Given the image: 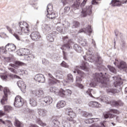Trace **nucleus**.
I'll return each instance as SVG.
<instances>
[{
    "label": "nucleus",
    "instance_id": "obj_1",
    "mask_svg": "<svg viewBox=\"0 0 127 127\" xmlns=\"http://www.w3.org/2000/svg\"><path fill=\"white\" fill-rule=\"evenodd\" d=\"M109 78L105 77L103 75L102 72L96 73L93 75V79L91 83H90V87H96L98 83H100L102 85L103 87H105L107 93H111L112 94H115L117 93V90L115 89H112L108 87V82H109Z\"/></svg>",
    "mask_w": 127,
    "mask_h": 127
},
{
    "label": "nucleus",
    "instance_id": "obj_2",
    "mask_svg": "<svg viewBox=\"0 0 127 127\" xmlns=\"http://www.w3.org/2000/svg\"><path fill=\"white\" fill-rule=\"evenodd\" d=\"M18 29L16 30V32L22 35V33H29V25L24 21H21L18 23Z\"/></svg>",
    "mask_w": 127,
    "mask_h": 127
},
{
    "label": "nucleus",
    "instance_id": "obj_3",
    "mask_svg": "<svg viewBox=\"0 0 127 127\" xmlns=\"http://www.w3.org/2000/svg\"><path fill=\"white\" fill-rule=\"evenodd\" d=\"M79 69H81V70H84V71H88V69H89V64L84 62L80 67H79V66H76L74 69L75 70L73 71L74 74L77 72L80 77H84V74L79 69Z\"/></svg>",
    "mask_w": 127,
    "mask_h": 127
},
{
    "label": "nucleus",
    "instance_id": "obj_4",
    "mask_svg": "<svg viewBox=\"0 0 127 127\" xmlns=\"http://www.w3.org/2000/svg\"><path fill=\"white\" fill-rule=\"evenodd\" d=\"M47 17L50 18V19H53L56 18V15H55V12H53V6L51 4H49L47 5Z\"/></svg>",
    "mask_w": 127,
    "mask_h": 127
},
{
    "label": "nucleus",
    "instance_id": "obj_5",
    "mask_svg": "<svg viewBox=\"0 0 127 127\" xmlns=\"http://www.w3.org/2000/svg\"><path fill=\"white\" fill-rule=\"evenodd\" d=\"M63 39L64 43L66 44L62 46L61 49H62V50H66V49H71L72 47L71 46H70V44L73 43L72 40H69L67 37H64Z\"/></svg>",
    "mask_w": 127,
    "mask_h": 127
},
{
    "label": "nucleus",
    "instance_id": "obj_6",
    "mask_svg": "<svg viewBox=\"0 0 127 127\" xmlns=\"http://www.w3.org/2000/svg\"><path fill=\"white\" fill-rule=\"evenodd\" d=\"M53 102V99H52V97L50 96H48L42 98L41 104V105H43V107H46L47 106H49V105H51Z\"/></svg>",
    "mask_w": 127,
    "mask_h": 127
},
{
    "label": "nucleus",
    "instance_id": "obj_7",
    "mask_svg": "<svg viewBox=\"0 0 127 127\" xmlns=\"http://www.w3.org/2000/svg\"><path fill=\"white\" fill-rule=\"evenodd\" d=\"M50 91L51 93H55L56 95L61 96V97H64L65 96V90L61 89H59L57 87H51L50 88Z\"/></svg>",
    "mask_w": 127,
    "mask_h": 127
},
{
    "label": "nucleus",
    "instance_id": "obj_8",
    "mask_svg": "<svg viewBox=\"0 0 127 127\" xmlns=\"http://www.w3.org/2000/svg\"><path fill=\"white\" fill-rule=\"evenodd\" d=\"M4 96L1 99L0 102L2 105L7 104V96L10 94V91L7 87H5L3 89Z\"/></svg>",
    "mask_w": 127,
    "mask_h": 127
},
{
    "label": "nucleus",
    "instance_id": "obj_9",
    "mask_svg": "<svg viewBox=\"0 0 127 127\" xmlns=\"http://www.w3.org/2000/svg\"><path fill=\"white\" fill-rule=\"evenodd\" d=\"M14 105L16 108H20L23 106V100L21 97L17 96L15 98V101L14 102Z\"/></svg>",
    "mask_w": 127,
    "mask_h": 127
},
{
    "label": "nucleus",
    "instance_id": "obj_10",
    "mask_svg": "<svg viewBox=\"0 0 127 127\" xmlns=\"http://www.w3.org/2000/svg\"><path fill=\"white\" fill-rule=\"evenodd\" d=\"M127 0H112L111 1L112 6H121L124 3H127Z\"/></svg>",
    "mask_w": 127,
    "mask_h": 127
},
{
    "label": "nucleus",
    "instance_id": "obj_11",
    "mask_svg": "<svg viewBox=\"0 0 127 127\" xmlns=\"http://www.w3.org/2000/svg\"><path fill=\"white\" fill-rule=\"evenodd\" d=\"M82 14H83V16H86L92 14V6H87L86 8H84L82 10Z\"/></svg>",
    "mask_w": 127,
    "mask_h": 127
},
{
    "label": "nucleus",
    "instance_id": "obj_12",
    "mask_svg": "<svg viewBox=\"0 0 127 127\" xmlns=\"http://www.w3.org/2000/svg\"><path fill=\"white\" fill-rule=\"evenodd\" d=\"M34 79L39 83H44L45 82V77L42 74H37L35 76Z\"/></svg>",
    "mask_w": 127,
    "mask_h": 127
},
{
    "label": "nucleus",
    "instance_id": "obj_13",
    "mask_svg": "<svg viewBox=\"0 0 127 127\" xmlns=\"http://www.w3.org/2000/svg\"><path fill=\"white\" fill-rule=\"evenodd\" d=\"M30 37L34 41H37L40 38V34L38 32L34 31L31 34Z\"/></svg>",
    "mask_w": 127,
    "mask_h": 127
},
{
    "label": "nucleus",
    "instance_id": "obj_14",
    "mask_svg": "<svg viewBox=\"0 0 127 127\" xmlns=\"http://www.w3.org/2000/svg\"><path fill=\"white\" fill-rule=\"evenodd\" d=\"M5 49L6 51H9V52H11L12 51H15L16 49V47L15 45L12 44H8L5 47Z\"/></svg>",
    "mask_w": 127,
    "mask_h": 127
},
{
    "label": "nucleus",
    "instance_id": "obj_15",
    "mask_svg": "<svg viewBox=\"0 0 127 127\" xmlns=\"http://www.w3.org/2000/svg\"><path fill=\"white\" fill-rule=\"evenodd\" d=\"M82 32H84V33H86V34L90 35V34L92 33V29L91 28V26H88L86 28L81 29L78 31V33H82Z\"/></svg>",
    "mask_w": 127,
    "mask_h": 127
},
{
    "label": "nucleus",
    "instance_id": "obj_16",
    "mask_svg": "<svg viewBox=\"0 0 127 127\" xmlns=\"http://www.w3.org/2000/svg\"><path fill=\"white\" fill-rule=\"evenodd\" d=\"M79 7H80V0H76V1H75L70 6V8L72 10L79 9Z\"/></svg>",
    "mask_w": 127,
    "mask_h": 127
},
{
    "label": "nucleus",
    "instance_id": "obj_17",
    "mask_svg": "<svg viewBox=\"0 0 127 127\" xmlns=\"http://www.w3.org/2000/svg\"><path fill=\"white\" fill-rule=\"evenodd\" d=\"M118 67L120 70H125L127 71V64L124 61H121L120 64L118 65Z\"/></svg>",
    "mask_w": 127,
    "mask_h": 127
},
{
    "label": "nucleus",
    "instance_id": "obj_18",
    "mask_svg": "<svg viewBox=\"0 0 127 127\" xmlns=\"http://www.w3.org/2000/svg\"><path fill=\"white\" fill-rule=\"evenodd\" d=\"M67 80H64L63 82L64 85H66V84H69V83H73V76L72 74H69L67 75Z\"/></svg>",
    "mask_w": 127,
    "mask_h": 127
},
{
    "label": "nucleus",
    "instance_id": "obj_19",
    "mask_svg": "<svg viewBox=\"0 0 127 127\" xmlns=\"http://www.w3.org/2000/svg\"><path fill=\"white\" fill-rule=\"evenodd\" d=\"M38 114L40 117H45L47 115V111L44 109H40L38 110Z\"/></svg>",
    "mask_w": 127,
    "mask_h": 127
},
{
    "label": "nucleus",
    "instance_id": "obj_20",
    "mask_svg": "<svg viewBox=\"0 0 127 127\" xmlns=\"http://www.w3.org/2000/svg\"><path fill=\"white\" fill-rule=\"evenodd\" d=\"M114 80H115V82H114V86L115 87H117V86H121V85H123V82L121 81V78L117 77H113Z\"/></svg>",
    "mask_w": 127,
    "mask_h": 127
},
{
    "label": "nucleus",
    "instance_id": "obj_21",
    "mask_svg": "<svg viewBox=\"0 0 127 127\" xmlns=\"http://www.w3.org/2000/svg\"><path fill=\"white\" fill-rule=\"evenodd\" d=\"M24 63L19 61H16L15 62V64H10L9 66L10 67H13V68H15L16 67H18V66H23L24 65Z\"/></svg>",
    "mask_w": 127,
    "mask_h": 127
},
{
    "label": "nucleus",
    "instance_id": "obj_22",
    "mask_svg": "<svg viewBox=\"0 0 127 127\" xmlns=\"http://www.w3.org/2000/svg\"><path fill=\"white\" fill-rule=\"evenodd\" d=\"M65 106H66V102L63 100L59 101L57 104V109H62V108H64Z\"/></svg>",
    "mask_w": 127,
    "mask_h": 127
},
{
    "label": "nucleus",
    "instance_id": "obj_23",
    "mask_svg": "<svg viewBox=\"0 0 127 127\" xmlns=\"http://www.w3.org/2000/svg\"><path fill=\"white\" fill-rule=\"evenodd\" d=\"M66 114L67 116H71V117H76V114L73 112V110L71 108H67L66 109Z\"/></svg>",
    "mask_w": 127,
    "mask_h": 127
},
{
    "label": "nucleus",
    "instance_id": "obj_24",
    "mask_svg": "<svg viewBox=\"0 0 127 127\" xmlns=\"http://www.w3.org/2000/svg\"><path fill=\"white\" fill-rule=\"evenodd\" d=\"M60 82L58 79H57L55 78H50L48 80V83L49 85H54L56 84V83H60Z\"/></svg>",
    "mask_w": 127,
    "mask_h": 127
},
{
    "label": "nucleus",
    "instance_id": "obj_25",
    "mask_svg": "<svg viewBox=\"0 0 127 127\" xmlns=\"http://www.w3.org/2000/svg\"><path fill=\"white\" fill-rule=\"evenodd\" d=\"M34 55L32 54H29L24 56L25 60H27V61H30V60H32L33 59H34Z\"/></svg>",
    "mask_w": 127,
    "mask_h": 127
},
{
    "label": "nucleus",
    "instance_id": "obj_26",
    "mask_svg": "<svg viewBox=\"0 0 127 127\" xmlns=\"http://www.w3.org/2000/svg\"><path fill=\"white\" fill-rule=\"evenodd\" d=\"M99 120V118H92L86 119L85 121V123L86 124H92V123H95V122H98Z\"/></svg>",
    "mask_w": 127,
    "mask_h": 127
},
{
    "label": "nucleus",
    "instance_id": "obj_27",
    "mask_svg": "<svg viewBox=\"0 0 127 127\" xmlns=\"http://www.w3.org/2000/svg\"><path fill=\"white\" fill-rule=\"evenodd\" d=\"M89 106L92 107L93 108H100L101 104L97 102L91 101L89 103Z\"/></svg>",
    "mask_w": 127,
    "mask_h": 127
},
{
    "label": "nucleus",
    "instance_id": "obj_28",
    "mask_svg": "<svg viewBox=\"0 0 127 127\" xmlns=\"http://www.w3.org/2000/svg\"><path fill=\"white\" fill-rule=\"evenodd\" d=\"M17 85L20 89H25L26 88V85L24 84V82L21 80L18 81Z\"/></svg>",
    "mask_w": 127,
    "mask_h": 127
},
{
    "label": "nucleus",
    "instance_id": "obj_29",
    "mask_svg": "<svg viewBox=\"0 0 127 127\" xmlns=\"http://www.w3.org/2000/svg\"><path fill=\"white\" fill-rule=\"evenodd\" d=\"M14 125L16 127H23V123H22L17 119H15Z\"/></svg>",
    "mask_w": 127,
    "mask_h": 127
},
{
    "label": "nucleus",
    "instance_id": "obj_30",
    "mask_svg": "<svg viewBox=\"0 0 127 127\" xmlns=\"http://www.w3.org/2000/svg\"><path fill=\"white\" fill-rule=\"evenodd\" d=\"M112 105L115 107H118V106H123L124 103H123V102L121 101H113L112 102Z\"/></svg>",
    "mask_w": 127,
    "mask_h": 127
},
{
    "label": "nucleus",
    "instance_id": "obj_31",
    "mask_svg": "<svg viewBox=\"0 0 127 127\" xmlns=\"http://www.w3.org/2000/svg\"><path fill=\"white\" fill-rule=\"evenodd\" d=\"M73 49L75 50L76 52H78L79 53H81L82 51V48L77 44L74 45Z\"/></svg>",
    "mask_w": 127,
    "mask_h": 127
},
{
    "label": "nucleus",
    "instance_id": "obj_32",
    "mask_svg": "<svg viewBox=\"0 0 127 127\" xmlns=\"http://www.w3.org/2000/svg\"><path fill=\"white\" fill-rule=\"evenodd\" d=\"M36 95L39 97L43 96V95H44V91H43V90L42 88H40L36 91Z\"/></svg>",
    "mask_w": 127,
    "mask_h": 127
},
{
    "label": "nucleus",
    "instance_id": "obj_33",
    "mask_svg": "<svg viewBox=\"0 0 127 127\" xmlns=\"http://www.w3.org/2000/svg\"><path fill=\"white\" fill-rule=\"evenodd\" d=\"M30 105H31L32 107H36V106H37V102L35 99L32 98L30 99Z\"/></svg>",
    "mask_w": 127,
    "mask_h": 127
},
{
    "label": "nucleus",
    "instance_id": "obj_34",
    "mask_svg": "<svg viewBox=\"0 0 127 127\" xmlns=\"http://www.w3.org/2000/svg\"><path fill=\"white\" fill-rule=\"evenodd\" d=\"M22 54L24 56H26V55H28V54H30V51L27 49H22Z\"/></svg>",
    "mask_w": 127,
    "mask_h": 127
},
{
    "label": "nucleus",
    "instance_id": "obj_35",
    "mask_svg": "<svg viewBox=\"0 0 127 127\" xmlns=\"http://www.w3.org/2000/svg\"><path fill=\"white\" fill-rule=\"evenodd\" d=\"M79 43L82 46H86L87 45V40L85 39L79 40Z\"/></svg>",
    "mask_w": 127,
    "mask_h": 127
},
{
    "label": "nucleus",
    "instance_id": "obj_36",
    "mask_svg": "<svg viewBox=\"0 0 127 127\" xmlns=\"http://www.w3.org/2000/svg\"><path fill=\"white\" fill-rule=\"evenodd\" d=\"M4 110L5 112H10V111H12L13 109L11 106L6 105L4 107Z\"/></svg>",
    "mask_w": 127,
    "mask_h": 127
},
{
    "label": "nucleus",
    "instance_id": "obj_37",
    "mask_svg": "<svg viewBox=\"0 0 127 127\" xmlns=\"http://www.w3.org/2000/svg\"><path fill=\"white\" fill-rule=\"evenodd\" d=\"M52 125H54V127H59V125H60V122L56 120H53Z\"/></svg>",
    "mask_w": 127,
    "mask_h": 127
},
{
    "label": "nucleus",
    "instance_id": "obj_38",
    "mask_svg": "<svg viewBox=\"0 0 127 127\" xmlns=\"http://www.w3.org/2000/svg\"><path fill=\"white\" fill-rule=\"evenodd\" d=\"M0 78L4 81H6L7 79V75L5 73H0Z\"/></svg>",
    "mask_w": 127,
    "mask_h": 127
},
{
    "label": "nucleus",
    "instance_id": "obj_39",
    "mask_svg": "<svg viewBox=\"0 0 127 127\" xmlns=\"http://www.w3.org/2000/svg\"><path fill=\"white\" fill-rule=\"evenodd\" d=\"M73 0H62L61 1L65 5V4H69Z\"/></svg>",
    "mask_w": 127,
    "mask_h": 127
},
{
    "label": "nucleus",
    "instance_id": "obj_40",
    "mask_svg": "<svg viewBox=\"0 0 127 127\" xmlns=\"http://www.w3.org/2000/svg\"><path fill=\"white\" fill-rule=\"evenodd\" d=\"M62 123L63 127H71V124H70V123H67V121H63Z\"/></svg>",
    "mask_w": 127,
    "mask_h": 127
},
{
    "label": "nucleus",
    "instance_id": "obj_41",
    "mask_svg": "<svg viewBox=\"0 0 127 127\" xmlns=\"http://www.w3.org/2000/svg\"><path fill=\"white\" fill-rule=\"evenodd\" d=\"M9 77H10L11 79H20V77L19 76L16 75V74H12V73H10L9 75Z\"/></svg>",
    "mask_w": 127,
    "mask_h": 127
},
{
    "label": "nucleus",
    "instance_id": "obj_42",
    "mask_svg": "<svg viewBox=\"0 0 127 127\" xmlns=\"http://www.w3.org/2000/svg\"><path fill=\"white\" fill-rule=\"evenodd\" d=\"M70 117H68L67 120L69 121V122H71L72 124H75L76 123V121L74 120V118H76V117H72L71 116H69Z\"/></svg>",
    "mask_w": 127,
    "mask_h": 127
},
{
    "label": "nucleus",
    "instance_id": "obj_43",
    "mask_svg": "<svg viewBox=\"0 0 127 127\" xmlns=\"http://www.w3.org/2000/svg\"><path fill=\"white\" fill-rule=\"evenodd\" d=\"M82 115L83 116V117H93V114H92V113H88L86 112H83L82 113Z\"/></svg>",
    "mask_w": 127,
    "mask_h": 127
},
{
    "label": "nucleus",
    "instance_id": "obj_44",
    "mask_svg": "<svg viewBox=\"0 0 127 127\" xmlns=\"http://www.w3.org/2000/svg\"><path fill=\"white\" fill-rule=\"evenodd\" d=\"M13 36H14V37H15L17 40H19V41H22V42H24V40L20 38V37H19V36H18L17 34H14Z\"/></svg>",
    "mask_w": 127,
    "mask_h": 127
},
{
    "label": "nucleus",
    "instance_id": "obj_45",
    "mask_svg": "<svg viewBox=\"0 0 127 127\" xmlns=\"http://www.w3.org/2000/svg\"><path fill=\"white\" fill-rule=\"evenodd\" d=\"M37 123L38 125H40V126H41V127H45L46 126V124L45 123H43L40 119H38L37 120Z\"/></svg>",
    "mask_w": 127,
    "mask_h": 127
},
{
    "label": "nucleus",
    "instance_id": "obj_46",
    "mask_svg": "<svg viewBox=\"0 0 127 127\" xmlns=\"http://www.w3.org/2000/svg\"><path fill=\"white\" fill-rule=\"evenodd\" d=\"M63 25L64 26V28H69L70 26V23H69L68 22L64 21L63 23Z\"/></svg>",
    "mask_w": 127,
    "mask_h": 127
},
{
    "label": "nucleus",
    "instance_id": "obj_47",
    "mask_svg": "<svg viewBox=\"0 0 127 127\" xmlns=\"http://www.w3.org/2000/svg\"><path fill=\"white\" fill-rule=\"evenodd\" d=\"M108 68L109 69L110 71L112 72V73H116V68L115 67L111 66V65H108Z\"/></svg>",
    "mask_w": 127,
    "mask_h": 127
},
{
    "label": "nucleus",
    "instance_id": "obj_48",
    "mask_svg": "<svg viewBox=\"0 0 127 127\" xmlns=\"http://www.w3.org/2000/svg\"><path fill=\"white\" fill-rule=\"evenodd\" d=\"M79 25H80V23H79V22L74 21V22H73V25L72 26V28H77L79 27Z\"/></svg>",
    "mask_w": 127,
    "mask_h": 127
},
{
    "label": "nucleus",
    "instance_id": "obj_49",
    "mask_svg": "<svg viewBox=\"0 0 127 127\" xmlns=\"http://www.w3.org/2000/svg\"><path fill=\"white\" fill-rule=\"evenodd\" d=\"M61 65L62 67H64V68H68L69 67L68 64H67V63L64 61H63V62L61 64Z\"/></svg>",
    "mask_w": 127,
    "mask_h": 127
},
{
    "label": "nucleus",
    "instance_id": "obj_50",
    "mask_svg": "<svg viewBox=\"0 0 127 127\" xmlns=\"http://www.w3.org/2000/svg\"><path fill=\"white\" fill-rule=\"evenodd\" d=\"M126 39L125 38H123V40H121V45L122 46V49H124V48L126 46V41H125Z\"/></svg>",
    "mask_w": 127,
    "mask_h": 127
},
{
    "label": "nucleus",
    "instance_id": "obj_51",
    "mask_svg": "<svg viewBox=\"0 0 127 127\" xmlns=\"http://www.w3.org/2000/svg\"><path fill=\"white\" fill-rule=\"evenodd\" d=\"M82 81V76L80 77L79 76H77L76 78V84L80 83Z\"/></svg>",
    "mask_w": 127,
    "mask_h": 127
},
{
    "label": "nucleus",
    "instance_id": "obj_52",
    "mask_svg": "<svg viewBox=\"0 0 127 127\" xmlns=\"http://www.w3.org/2000/svg\"><path fill=\"white\" fill-rule=\"evenodd\" d=\"M102 102H105V103H108L109 102V98L107 96H104L101 98Z\"/></svg>",
    "mask_w": 127,
    "mask_h": 127
},
{
    "label": "nucleus",
    "instance_id": "obj_53",
    "mask_svg": "<svg viewBox=\"0 0 127 127\" xmlns=\"http://www.w3.org/2000/svg\"><path fill=\"white\" fill-rule=\"evenodd\" d=\"M5 125L7 126V127H12V123H11V122L9 121H6L5 122Z\"/></svg>",
    "mask_w": 127,
    "mask_h": 127
},
{
    "label": "nucleus",
    "instance_id": "obj_54",
    "mask_svg": "<svg viewBox=\"0 0 127 127\" xmlns=\"http://www.w3.org/2000/svg\"><path fill=\"white\" fill-rule=\"evenodd\" d=\"M8 69L11 71L12 73H14V74H17V70L13 68L8 67Z\"/></svg>",
    "mask_w": 127,
    "mask_h": 127
},
{
    "label": "nucleus",
    "instance_id": "obj_55",
    "mask_svg": "<svg viewBox=\"0 0 127 127\" xmlns=\"http://www.w3.org/2000/svg\"><path fill=\"white\" fill-rule=\"evenodd\" d=\"M74 102L75 104H81L82 103V100L80 99H75L74 100Z\"/></svg>",
    "mask_w": 127,
    "mask_h": 127
},
{
    "label": "nucleus",
    "instance_id": "obj_56",
    "mask_svg": "<svg viewBox=\"0 0 127 127\" xmlns=\"http://www.w3.org/2000/svg\"><path fill=\"white\" fill-rule=\"evenodd\" d=\"M76 86L78 87V88H79V89H84V85L80 83H76Z\"/></svg>",
    "mask_w": 127,
    "mask_h": 127
},
{
    "label": "nucleus",
    "instance_id": "obj_57",
    "mask_svg": "<svg viewBox=\"0 0 127 127\" xmlns=\"http://www.w3.org/2000/svg\"><path fill=\"white\" fill-rule=\"evenodd\" d=\"M55 76L57 77V79H59L60 80H62L64 78L63 75L61 74L59 76L57 75L56 73H55Z\"/></svg>",
    "mask_w": 127,
    "mask_h": 127
},
{
    "label": "nucleus",
    "instance_id": "obj_58",
    "mask_svg": "<svg viewBox=\"0 0 127 127\" xmlns=\"http://www.w3.org/2000/svg\"><path fill=\"white\" fill-rule=\"evenodd\" d=\"M85 94L88 95V96H89V97H90L91 96V89H90V88L88 89V90L86 91H85Z\"/></svg>",
    "mask_w": 127,
    "mask_h": 127
},
{
    "label": "nucleus",
    "instance_id": "obj_59",
    "mask_svg": "<svg viewBox=\"0 0 127 127\" xmlns=\"http://www.w3.org/2000/svg\"><path fill=\"white\" fill-rule=\"evenodd\" d=\"M6 29L9 31V33H11V34H12V29H11V28L8 26H6Z\"/></svg>",
    "mask_w": 127,
    "mask_h": 127
},
{
    "label": "nucleus",
    "instance_id": "obj_60",
    "mask_svg": "<svg viewBox=\"0 0 127 127\" xmlns=\"http://www.w3.org/2000/svg\"><path fill=\"white\" fill-rule=\"evenodd\" d=\"M45 29L46 30V31H49L51 29V28L50 27V26L48 25H45Z\"/></svg>",
    "mask_w": 127,
    "mask_h": 127
},
{
    "label": "nucleus",
    "instance_id": "obj_61",
    "mask_svg": "<svg viewBox=\"0 0 127 127\" xmlns=\"http://www.w3.org/2000/svg\"><path fill=\"white\" fill-rule=\"evenodd\" d=\"M95 94H96V91H95V90L91 89V92H90V97H91V98H93V95H95Z\"/></svg>",
    "mask_w": 127,
    "mask_h": 127
},
{
    "label": "nucleus",
    "instance_id": "obj_62",
    "mask_svg": "<svg viewBox=\"0 0 127 127\" xmlns=\"http://www.w3.org/2000/svg\"><path fill=\"white\" fill-rule=\"evenodd\" d=\"M109 115L108 112L104 113L103 114V116L104 117L105 119H109Z\"/></svg>",
    "mask_w": 127,
    "mask_h": 127
},
{
    "label": "nucleus",
    "instance_id": "obj_63",
    "mask_svg": "<svg viewBox=\"0 0 127 127\" xmlns=\"http://www.w3.org/2000/svg\"><path fill=\"white\" fill-rule=\"evenodd\" d=\"M70 11V7L67 6L64 8V12H69Z\"/></svg>",
    "mask_w": 127,
    "mask_h": 127
},
{
    "label": "nucleus",
    "instance_id": "obj_64",
    "mask_svg": "<svg viewBox=\"0 0 127 127\" xmlns=\"http://www.w3.org/2000/svg\"><path fill=\"white\" fill-rule=\"evenodd\" d=\"M110 112L111 113H114V114H119V111L117 110L111 109L110 110Z\"/></svg>",
    "mask_w": 127,
    "mask_h": 127
}]
</instances>
